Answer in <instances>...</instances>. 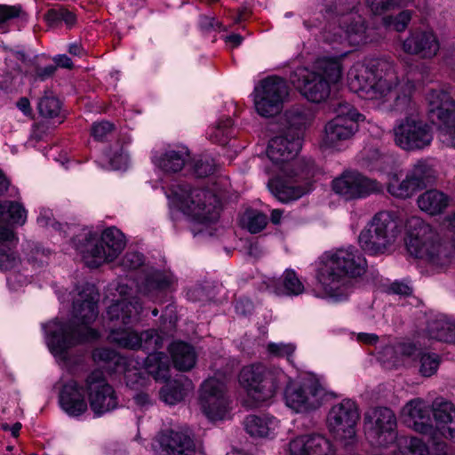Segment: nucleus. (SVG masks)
Listing matches in <instances>:
<instances>
[{
	"mask_svg": "<svg viewBox=\"0 0 455 455\" xmlns=\"http://www.w3.org/2000/svg\"><path fill=\"white\" fill-rule=\"evenodd\" d=\"M238 381L256 404L271 403L283 387L285 406L301 415L315 413L331 395L323 377L307 373L294 382L291 374L276 365H246L240 371Z\"/></svg>",
	"mask_w": 455,
	"mask_h": 455,
	"instance_id": "f257e3e1",
	"label": "nucleus"
},
{
	"mask_svg": "<svg viewBox=\"0 0 455 455\" xmlns=\"http://www.w3.org/2000/svg\"><path fill=\"white\" fill-rule=\"evenodd\" d=\"M61 304L72 303L73 322L55 318L42 325L45 345L59 365L72 371L82 363L72 348L99 339V331L91 324L99 315V292L93 284L85 283L72 291L57 290Z\"/></svg>",
	"mask_w": 455,
	"mask_h": 455,
	"instance_id": "f03ea898",
	"label": "nucleus"
},
{
	"mask_svg": "<svg viewBox=\"0 0 455 455\" xmlns=\"http://www.w3.org/2000/svg\"><path fill=\"white\" fill-rule=\"evenodd\" d=\"M113 302L107 309V318L113 323L108 335L109 342L120 347L150 352L143 363H140L143 375L148 373L156 381L169 378L170 364L168 357L158 349L163 347V338L155 330L139 332L131 325L138 323L142 311V303L139 298H132V288L127 283L120 282L116 287Z\"/></svg>",
	"mask_w": 455,
	"mask_h": 455,
	"instance_id": "7ed1b4c3",
	"label": "nucleus"
},
{
	"mask_svg": "<svg viewBox=\"0 0 455 455\" xmlns=\"http://www.w3.org/2000/svg\"><path fill=\"white\" fill-rule=\"evenodd\" d=\"M347 84L359 97L371 100L383 111H403L411 108L415 85L400 80L395 64L386 59L355 62L347 72Z\"/></svg>",
	"mask_w": 455,
	"mask_h": 455,
	"instance_id": "20e7f679",
	"label": "nucleus"
},
{
	"mask_svg": "<svg viewBox=\"0 0 455 455\" xmlns=\"http://www.w3.org/2000/svg\"><path fill=\"white\" fill-rule=\"evenodd\" d=\"M301 146L298 135L291 137L283 132L268 141L266 153L272 164L268 172L275 175L268 181V188L280 202L297 200L313 188L312 161L296 158Z\"/></svg>",
	"mask_w": 455,
	"mask_h": 455,
	"instance_id": "39448f33",
	"label": "nucleus"
},
{
	"mask_svg": "<svg viewBox=\"0 0 455 455\" xmlns=\"http://www.w3.org/2000/svg\"><path fill=\"white\" fill-rule=\"evenodd\" d=\"M324 24L320 28V40L339 51L336 57L347 46H364L377 38L359 13L360 0H323Z\"/></svg>",
	"mask_w": 455,
	"mask_h": 455,
	"instance_id": "423d86ee",
	"label": "nucleus"
},
{
	"mask_svg": "<svg viewBox=\"0 0 455 455\" xmlns=\"http://www.w3.org/2000/svg\"><path fill=\"white\" fill-rule=\"evenodd\" d=\"M366 267L365 258L353 245L324 252L316 267L317 296L335 302L347 299L353 280L362 275Z\"/></svg>",
	"mask_w": 455,
	"mask_h": 455,
	"instance_id": "0eeeda50",
	"label": "nucleus"
},
{
	"mask_svg": "<svg viewBox=\"0 0 455 455\" xmlns=\"http://www.w3.org/2000/svg\"><path fill=\"white\" fill-rule=\"evenodd\" d=\"M59 403L71 418H80L89 409L95 418H100L118 407V397L104 374L93 371L81 381L74 379L63 381Z\"/></svg>",
	"mask_w": 455,
	"mask_h": 455,
	"instance_id": "6e6552de",
	"label": "nucleus"
},
{
	"mask_svg": "<svg viewBox=\"0 0 455 455\" xmlns=\"http://www.w3.org/2000/svg\"><path fill=\"white\" fill-rule=\"evenodd\" d=\"M168 200L170 215L178 220L181 215L192 222L194 235L206 234L212 235V226L220 217V207L223 198L222 189L216 184L214 191L191 188L185 184H173L166 188L161 185Z\"/></svg>",
	"mask_w": 455,
	"mask_h": 455,
	"instance_id": "1a4fd4ad",
	"label": "nucleus"
},
{
	"mask_svg": "<svg viewBox=\"0 0 455 455\" xmlns=\"http://www.w3.org/2000/svg\"><path fill=\"white\" fill-rule=\"evenodd\" d=\"M402 416L416 432L455 442V406L443 397L435 398L431 405L421 398L412 399L403 406Z\"/></svg>",
	"mask_w": 455,
	"mask_h": 455,
	"instance_id": "9d476101",
	"label": "nucleus"
},
{
	"mask_svg": "<svg viewBox=\"0 0 455 455\" xmlns=\"http://www.w3.org/2000/svg\"><path fill=\"white\" fill-rule=\"evenodd\" d=\"M339 57L318 58L311 67H299L290 75V81L298 92L307 100L320 103L326 100L331 86L342 78L341 59Z\"/></svg>",
	"mask_w": 455,
	"mask_h": 455,
	"instance_id": "9b49d317",
	"label": "nucleus"
},
{
	"mask_svg": "<svg viewBox=\"0 0 455 455\" xmlns=\"http://www.w3.org/2000/svg\"><path fill=\"white\" fill-rule=\"evenodd\" d=\"M71 244L88 267L97 268L114 262L124 250L126 239L121 230L110 227L100 235L84 230L72 238Z\"/></svg>",
	"mask_w": 455,
	"mask_h": 455,
	"instance_id": "f8f14e48",
	"label": "nucleus"
},
{
	"mask_svg": "<svg viewBox=\"0 0 455 455\" xmlns=\"http://www.w3.org/2000/svg\"><path fill=\"white\" fill-rule=\"evenodd\" d=\"M405 245L408 252L435 270L450 263V254L441 243L438 233L419 216H411L405 223Z\"/></svg>",
	"mask_w": 455,
	"mask_h": 455,
	"instance_id": "ddd939ff",
	"label": "nucleus"
},
{
	"mask_svg": "<svg viewBox=\"0 0 455 455\" xmlns=\"http://www.w3.org/2000/svg\"><path fill=\"white\" fill-rule=\"evenodd\" d=\"M121 266L124 270H135L142 267L136 280L129 278L119 279L116 283L110 284L109 291L116 294V285L120 282L127 283L132 288V298L135 291L148 299L155 300L166 290L172 287L175 278L169 270H159L153 267L144 266V256L135 251H127L121 260Z\"/></svg>",
	"mask_w": 455,
	"mask_h": 455,
	"instance_id": "4468645a",
	"label": "nucleus"
},
{
	"mask_svg": "<svg viewBox=\"0 0 455 455\" xmlns=\"http://www.w3.org/2000/svg\"><path fill=\"white\" fill-rule=\"evenodd\" d=\"M399 235L400 228L395 214L380 212L361 231L358 243L367 254L379 255L387 252Z\"/></svg>",
	"mask_w": 455,
	"mask_h": 455,
	"instance_id": "2eb2a0df",
	"label": "nucleus"
},
{
	"mask_svg": "<svg viewBox=\"0 0 455 455\" xmlns=\"http://www.w3.org/2000/svg\"><path fill=\"white\" fill-rule=\"evenodd\" d=\"M411 101V108L402 111L406 116L396 120L393 127L395 144L405 151L425 149L434 140L432 127L416 112V104Z\"/></svg>",
	"mask_w": 455,
	"mask_h": 455,
	"instance_id": "dca6fc26",
	"label": "nucleus"
},
{
	"mask_svg": "<svg viewBox=\"0 0 455 455\" xmlns=\"http://www.w3.org/2000/svg\"><path fill=\"white\" fill-rule=\"evenodd\" d=\"M336 116L324 125L320 140L323 149L340 151L345 143L355 134L358 130V121L362 116L347 102H339L335 108Z\"/></svg>",
	"mask_w": 455,
	"mask_h": 455,
	"instance_id": "f3484780",
	"label": "nucleus"
},
{
	"mask_svg": "<svg viewBox=\"0 0 455 455\" xmlns=\"http://www.w3.org/2000/svg\"><path fill=\"white\" fill-rule=\"evenodd\" d=\"M427 100L429 117L437 125L439 140L455 148V100L443 89L432 90Z\"/></svg>",
	"mask_w": 455,
	"mask_h": 455,
	"instance_id": "a211bd4d",
	"label": "nucleus"
},
{
	"mask_svg": "<svg viewBox=\"0 0 455 455\" xmlns=\"http://www.w3.org/2000/svg\"><path fill=\"white\" fill-rule=\"evenodd\" d=\"M289 95L285 79L270 76L254 86L251 96L257 114L262 117H272L279 114Z\"/></svg>",
	"mask_w": 455,
	"mask_h": 455,
	"instance_id": "6ab92c4d",
	"label": "nucleus"
},
{
	"mask_svg": "<svg viewBox=\"0 0 455 455\" xmlns=\"http://www.w3.org/2000/svg\"><path fill=\"white\" fill-rule=\"evenodd\" d=\"M363 428L368 442L376 447H387L397 439V420L387 407H374L364 413Z\"/></svg>",
	"mask_w": 455,
	"mask_h": 455,
	"instance_id": "aec40b11",
	"label": "nucleus"
},
{
	"mask_svg": "<svg viewBox=\"0 0 455 455\" xmlns=\"http://www.w3.org/2000/svg\"><path fill=\"white\" fill-rule=\"evenodd\" d=\"M359 419L360 412L355 401L343 399L331 406L327 414L326 422L334 438L345 445H349L355 440V427Z\"/></svg>",
	"mask_w": 455,
	"mask_h": 455,
	"instance_id": "412c9836",
	"label": "nucleus"
},
{
	"mask_svg": "<svg viewBox=\"0 0 455 455\" xmlns=\"http://www.w3.org/2000/svg\"><path fill=\"white\" fill-rule=\"evenodd\" d=\"M226 375L217 372L201 386V410L212 421L224 419L228 414L229 400L226 393Z\"/></svg>",
	"mask_w": 455,
	"mask_h": 455,
	"instance_id": "4be33fe9",
	"label": "nucleus"
},
{
	"mask_svg": "<svg viewBox=\"0 0 455 455\" xmlns=\"http://www.w3.org/2000/svg\"><path fill=\"white\" fill-rule=\"evenodd\" d=\"M92 360L111 371L123 372L126 385L134 390L146 387L149 383V378L143 375L141 368H138L140 362L128 360L119 355L114 349L99 347L92 351Z\"/></svg>",
	"mask_w": 455,
	"mask_h": 455,
	"instance_id": "5701e85b",
	"label": "nucleus"
},
{
	"mask_svg": "<svg viewBox=\"0 0 455 455\" xmlns=\"http://www.w3.org/2000/svg\"><path fill=\"white\" fill-rule=\"evenodd\" d=\"M332 190L346 200L364 198L383 191V185L357 171L347 170L331 182Z\"/></svg>",
	"mask_w": 455,
	"mask_h": 455,
	"instance_id": "b1692460",
	"label": "nucleus"
},
{
	"mask_svg": "<svg viewBox=\"0 0 455 455\" xmlns=\"http://www.w3.org/2000/svg\"><path fill=\"white\" fill-rule=\"evenodd\" d=\"M151 447L156 455H194L195 444L186 433L174 429L159 432Z\"/></svg>",
	"mask_w": 455,
	"mask_h": 455,
	"instance_id": "393cba45",
	"label": "nucleus"
},
{
	"mask_svg": "<svg viewBox=\"0 0 455 455\" xmlns=\"http://www.w3.org/2000/svg\"><path fill=\"white\" fill-rule=\"evenodd\" d=\"M189 159L188 148L177 145L156 152L152 156V164L157 172L169 176L187 171Z\"/></svg>",
	"mask_w": 455,
	"mask_h": 455,
	"instance_id": "a878e982",
	"label": "nucleus"
},
{
	"mask_svg": "<svg viewBox=\"0 0 455 455\" xmlns=\"http://www.w3.org/2000/svg\"><path fill=\"white\" fill-rule=\"evenodd\" d=\"M401 49L408 54L431 59L437 54L440 44L431 30L416 29L402 42Z\"/></svg>",
	"mask_w": 455,
	"mask_h": 455,
	"instance_id": "bb28decb",
	"label": "nucleus"
},
{
	"mask_svg": "<svg viewBox=\"0 0 455 455\" xmlns=\"http://www.w3.org/2000/svg\"><path fill=\"white\" fill-rule=\"evenodd\" d=\"M313 117L312 111L306 106L295 105L287 108L280 117L283 133L291 137L298 135L303 142L305 131L311 124Z\"/></svg>",
	"mask_w": 455,
	"mask_h": 455,
	"instance_id": "cd10ccee",
	"label": "nucleus"
},
{
	"mask_svg": "<svg viewBox=\"0 0 455 455\" xmlns=\"http://www.w3.org/2000/svg\"><path fill=\"white\" fill-rule=\"evenodd\" d=\"M246 433L254 439L274 440L282 430V423L276 417L265 414H251L244 419Z\"/></svg>",
	"mask_w": 455,
	"mask_h": 455,
	"instance_id": "c85d7f7f",
	"label": "nucleus"
},
{
	"mask_svg": "<svg viewBox=\"0 0 455 455\" xmlns=\"http://www.w3.org/2000/svg\"><path fill=\"white\" fill-rule=\"evenodd\" d=\"M420 434L426 435L419 432ZM431 442V451L427 445L419 438L413 436H401L397 437V447L401 453L403 455H445L447 453V444L440 438H444L440 435L435 440L427 435Z\"/></svg>",
	"mask_w": 455,
	"mask_h": 455,
	"instance_id": "c756f323",
	"label": "nucleus"
},
{
	"mask_svg": "<svg viewBox=\"0 0 455 455\" xmlns=\"http://www.w3.org/2000/svg\"><path fill=\"white\" fill-rule=\"evenodd\" d=\"M418 347L411 341H403L395 346H387L379 352V360L387 368L408 365L415 361Z\"/></svg>",
	"mask_w": 455,
	"mask_h": 455,
	"instance_id": "7c9ffc66",
	"label": "nucleus"
},
{
	"mask_svg": "<svg viewBox=\"0 0 455 455\" xmlns=\"http://www.w3.org/2000/svg\"><path fill=\"white\" fill-rule=\"evenodd\" d=\"M266 289L278 296L295 297L305 291V286L292 269H286L279 278H267Z\"/></svg>",
	"mask_w": 455,
	"mask_h": 455,
	"instance_id": "2f4dec72",
	"label": "nucleus"
},
{
	"mask_svg": "<svg viewBox=\"0 0 455 455\" xmlns=\"http://www.w3.org/2000/svg\"><path fill=\"white\" fill-rule=\"evenodd\" d=\"M425 332L429 339L455 343V320L443 314L431 315Z\"/></svg>",
	"mask_w": 455,
	"mask_h": 455,
	"instance_id": "473e14b6",
	"label": "nucleus"
},
{
	"mask_svg": "<svg viewBox=\"0 0 455 455\" xmlns=\"http://www.w3.org/2000/svg\"><path fill=\"white\" fill-rule=\"evenodd\" d=\"M451 197L437 188H430L417 198L419 209L429 216L442 214L451 204Z\"/></svg>",
	"mask_w": 455,
	"mask_h": 455,
	"instance_id": "72a5a7b5",
	"label": "nucleus"
},
{
	"mask_svg": "<svg viewBox=\"0 0 455 455\" xmlns=\"http://www.w3.org/2000/svg\"><path fill=\"white\" fill-rule=\"evenodd\" d=\"M16 244L17 239L12 230L0 226V269L11 270L20 262L14 250Z\"/></svg>",
	"mask_w": 455,
	"mask_h": 455,
	"instance_id": "f704fd0d",
	"label": "nucleus"
},
{
	"mask_svg": "<svg viewBox=\"0 0 455 455\" xmlns=\"http://www.w3.org/2000/svg\"><path fill=\"white\" fill-rule=\"evenodd\" d=\"M386 188L392 196L399 199L411 198L419 191L408 175L399 170H392L387 174Z\"/></svg>",
	"mask_w": 455,
	"mask_h": 455,
	"instance_id": "c9c22d12",
	"label": "nucleus"
},
{
	"mask_svg": "<svg viewBox=\"0 0 455 455\" xmlns=\"http://www.w3.org/2000/svg\"><path fill=\"white\" fill-rule=\"evenodd\" d=\"M207 139L214 144L226 146L235 136L234 122L229 116H220L206 132Z\"/></svg>",
	"mask_w": 455,
	"mask_h": 455,
	"instance_id": "e433bc0d",
	"label": "nucleus"
},
{
	"mask_svg": "<svg viewBox=\"0 0 455 455\" xmlns=\"http://www.w3.org/2000/svg\"><path fill=\"white\" fill-rule=\"evenodd\" d=\"M169 351L173 364L178 370L189 371L195 366L197 355L191 345L176 341L170 346Z\"/></svg>",
	"mask_w": 455,
	"mask_h": 455,
	"instance_id": "4c0bfd02",
	"label": "nucleus"
},
{
	"mask_svg": "<svg viewBox=\"0 0 455 455\" xmlns=\"http://www.w3.org/2000/svg\"><path fill=\"white\" fill-rule=\"evenodd\" d=\"M28 219V211L17 201L0 202V221L11 226H23Z\"/></svg>",
	"mask_w": 455,
	"mask_h": 455,
	"instance_id": "58836bf2",
	"label": "nucleus"
},
{
	"mask_svg": "<svg viewBox=\"0 0 455 455\" xmlns=\"http://www.w3.org/2000/svg\"><path fill=\"white\" fill-rule=\"evenodd\" d=\"M406 174L418 190L427 187V185L432 182L435 178V172L433 165L426 159L418 160L406 172Z\"/></svg>",
	"mask_w": 455,
	"mask_h": 455,
	"instance_id": "ea45409f",
	"label": "nucleus"
},
{
	"mask_svg": "<svg viewBox=\"0 0 455 455\" xmlns=\"http://www.w3.org/2000/svg\"><path fill=\"white\" fill-rule=\"evenodd\" d=\"M191 389V383L175 379L167 382L160 391V398L165 403L173 405L181 402Z\"/></svg>",
	"mask_w": 455,
	"mask_h": 455,
	"instance_id": "a19ab883",
	"label": "nucleus"
},
{
	"mask_svg": "<svg viewBox=\"0 0 455 455\" xmlns=\"http://www.w3.org/2000/svg\"><path fill=\"white\" fill-rule=\"evenodd\" d=\"M104 157L109 168L115 171H126L131 165L130 156L124 145L110 148Z\"/></svg>",
	"mask_w": 455,
	"mask_h": 455,
	"instance_id": "79ce46f5",
	"label": "nucleus"
},
{
	"mask_svg": "<svg viewBox=\"0 0 455 455\" xmlns=\"http://www.w3.org/2000/svg\"><path fill=\"white\" fill-rule=\"evenodd\" d=\"M267 223V216L257 210L247 209L240 217V225L251 234L260 232Z\"/></svg>",
	"mask_w": 455,
	"mask_h": 455,
	"instance_id": "37998d69",
	"label": "nucleus"
},
{
	"mask_svg": "<svg viewBox=\"0 0 455 455\" xmlns=\"http://www.w3.org/2000/svg\"><path fill=\"white\" fill-rule=\"evenodd\" d=\"M315 434L299 435L292 438L287 446L286 455H310Z\"/></svg>",
	"mask_w": 455,
	"mask_h": 455,
	"instance_id": "c03bdc74",
	"label": "nucleus"
},
{
	"mask_svg": "<svg viewBox=\"0 0 455 455\" xmlns=\"http://www.w3.org/2000/svg\"><path fill=\"white\" fill-rule=\"evenodd\" d=\"M215 169L214 160L207 156H200L188 161L187 172L196 177H204L213 172Z\"/></svg>",
	"mask_w": 455,
	"mask_h": 455,
	"instance_id": "a18cd8bd",
	"label": "nucleus"
},
{
	"mask_svg": "<svg viewBox=\"0 0 455 455\" xmlns=\"http://www.w3.org/2000/svg\"><path fill=\"white\" fill-rule=\"evenodd\" d=\"M418 349L419 354L415 355V358L420 355V373L426 377L434 375L440 365V356L435 353H421L419 347Z\"/></svg>",
	"mask_w": 455,
	"mask_h": 455,
	"instance_id": "49530a36",
	"label": "nucleus"
},
{
	"mask_svg": "<svg viewBox=\"0 0 455 455\" xmlns=\"http://www.w3.org/2000/svg\"><path fill=\"white\" fill-rule=\"evenodd\" d=\"M38 111L45 117L54 118L60 114V102L53 95H45L38 102Z\"/></svg>",
	"mask_w": 455,
	"mask_h": 455,
	"instance_id": "de8ad7c7",
	"label": "nucleus"
},
{
	"mask_svg": "<svg viewBox=\"0 0 455 455\" xmlns=\"http://www.w3.org/2000/svg\"><path fill=\"white\" fill-rule=\"evenodd\" d=\"M411 20V12L404 10L399 12L396 16H386L383 18V24L389 28L393 27L397 32L405 30L408 24Z\"/></svg>",
	"mask_w": 455,
	"mask_h": 455,
	"instance_id": "09e8293b",
	"label": "nucleus"
},
{
	"mask_svg": "<svg viewBox=\"0 0 455 455\" xmlns=\"http://www.w3.org/2000/svg\"><path fill=\"white\" fill-rule=\"evenodd\" d=\"M296 350V346L293 343L284 342H272L267 344V353L275 357H285L287 361L291 362V356Z\"/></svg>",
	"mask_w": 455,
	"mask_h": 455,
	"instance_id": "8fccbe9b",
	"label": "nucleus"
},
{
	"mask_svg": "<svg viewBox=\"0 0 455 455\" xmlns=\"http://www.w3.org/2000/svg\"><path fill=\"white\" fill-rule=\"evenodd\" d=\"M36 223L41 228L47 229L52 228L55 231H60L63 228L62 225L54 219L52 211L45 207L39 208Z\"/></svg>",
	"mask_w": 455,
	"mask_h": 455,
	"instance_id": "3c124183",
	"label": "nucleus"
},
{
	"mask_svg": "<svg viewBox=\"0 0 455 455\" xmlns=\"http://www.w3.org/2000/svg\"><path fill=\"white\" fill-rule=\"evenodd\" d=\"M310 455H335V449L329 439L315 434Z\"/></svg>",
	"mask_w": 455,
	"mask_h": 455,
	"instance_id": "603ef678",
	"label": "nucleus"
},
{
	"mask_svg": "<svg viewBox=\"0 0 455 455\" xmlns=\"http://www.w3.org/2000/svg\"><path fill=\"white\" fill-rule=\"evenodd\" d=\"M367 6L375 15H381L396 8L401 0H365Z\"/></svg>",
	"mask_w": 455,
	"mask_h": 455,
	"instance_id": "864d4df0",
	"label": "nucleus"
},
{
	"mask_svg": "<svg viewBox=\"0 0 455 455\" xmlns=\"http://www.w3.org/2000/svg\"><path fill=\"white\" fill-rule=\"evenodd\" d=\"M20 13V8L18 5L0 4V33L5 32L7 23Z\"/></svg>",
	"mask_w": 455,
	"mask_h": 455,
	"instance_id": "5fc2aeb1",
	"label": "nucleus"
},
{
	"mask_svg": "<svg viewBox=\"0 0 455 455\" xmlns=\"http://www.w3.org/2000/svg\"><path fill=\"white\" fill-rule=\"evenodd\" d=\"M114 129V124L108 121L95 122L91 130L92 136L97 140H101L107 137Z\"/></svg>",
	"mask_w": 455,
	"mask_h": 455,
	"instance_id": "6e6d98bb",
	"label": "nucleus"
},
{
	"mask_svg": "<svg viewBox=\"0 0 455 455\" xmlns=\"http://www.w3.org/2000/svg\"><path fill=\"white\" fill-rule=\"evenodd\" d=\"M61 8L51 9L44 15V20L50 27H58L62 23Z\"/></svg>",
	"mask_w": 455,
	"mask_h": 455,
	"instance_id": "4d7b16f0",
	"label": "nucleus"
},
{
	"mask_svg": "<svg viewBox=\"0 0 455 455\" xmlns=\"http://www.w3.org/2000/svg\"><path fill=\"white\" fill-rule=\"evenodd\" d=\"M392 293L398 295H409L412 291V288L409 283L404 282H394L389 287Z\"/></svg>",
	"mask_w": 455,
	"mask_h": 455,
	"instance_id": "13d9d810",
	"label": "nucleus"
},
{
	"mask_svg": "<svg viewBox=\"0 0 455 455\" xmlns=\"http://www.w3.org/2000/svg\"><path fill=\"white\" fill-rule=\"evenodd\" d=\"M355 340L366 345H375L379 341V337L374 333L358 332L355 334Z\"/></svg>",
	"mask_w": 455,
	"mask_h": 455,
	"instance_id": "bf43d9fd",
	"label": "nucleus"
},
{
	"mask_svg": "<svg viewBox=\"0 0 455 455\" xmlns=\"http://www.w3.org/2000/svg\"><path fill=\"white\" fill-rule=\"evenodd\" d=\"M199 24L200 27L205 30L221 28V24L216 20L215 18L209 16H202Z\"/></svg>",
	"mask_w": 455,
	"mask_h": 455,
	"instance_id": "052dcab7",
	"label": "nucleus"
},
{
	"mask_svg": "<svg viewBox=\"0 0 455 455\" xmlns=\"http://www.w3.org/2000/svg\"><path fill=\"white\" fill-rule=\"evenodd\" d=\"M27 279L25 277H20L19 275L12 273L7 277V283L12 289H17L19 286L23 285V283H27Z\"/></svg>",
	"mask_w": 455,
	"mask_h": 455,
	"instance_id": "680f3d73",
	"label": "nucleus"
},
{
	"mask_svg": "<svg viewBox=\"0 0 455 455\" xmlns=\"http://www.w3.org/2000/svg\"><path fill=\"white\" fill-rule=\"evenodd\" d=\"M61 19L68 27H71L76 22V16L73 12L67 9L61 8Z\"/></svg>",
	"mask_w": 455,
	"mask_h": 455,
	"instance_id": "e2e57ef3",
	"label": "nucleus"
},
{
	"mask_svg": "<svg viewBox=\"0 0 455 455\" xmlns=\"http://www.w3.org/2000/svg\"><path fill=\"white\" fill-rule=\"evenodd\" d=\"M1 427L3 430L4 431H10L11 432V435L13 436V437H18L19 436V434H20V431L22 427V425L21 423L20 422H16L15 424H13L12 426H10L8 425L7 423H3L1 425Z\"/></svg>",
	"mask_w": 455,
	"mask_h": 455,
	"instance_id": "0e129e2a",
	"label": "nucleus"
},
{
	"mask_svg": "<svg viewBox=\"0 0 455 455\" xmlns=\"http://www.w3.org/2000/svg\"><path fill=\"white\" fill-rule=\"evenodd\" d=\"M134 401L140 406H147L151 403L149 395L145 392H138L134 395Z\"/></svg>",
	"mask_w": 455,
	"mask_h": 455,
	"instance_id": "69168bd1",
	"label": "nucleus"
},
{
	"mask_svg": "<svg viewBox=\"0 0 455 455\" xmlns=\"http://www.w3.org/2000/svg\"><path fill=\"white\" fill-rule=\"evenodd\" d=\"M17 107L25 116H29L31 114L30 103L27 98H21L17 102Z\"/></svg>",
	"mask_w": 455,
	"mask_h": 455,
	"instance_id": "338daca9",
	"label": "nucleus"
},
{
	"mask_svg": "<svg viewBox=\"0 0 455 455\" xmlns=\"http://www.w3.org/2000/svg\"><path fill=\"white\" fill-rule=\"evenodd\" d=\"M225 41L232 47H236L242 44L243 37L238 34H231L226 36Z\"/></svg>",
	"mask_w": 455,
	"mask_h": 455,
	"instance_id": "774afa93",
	"label": "nucleus"
}]
</instances>
